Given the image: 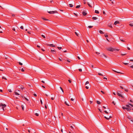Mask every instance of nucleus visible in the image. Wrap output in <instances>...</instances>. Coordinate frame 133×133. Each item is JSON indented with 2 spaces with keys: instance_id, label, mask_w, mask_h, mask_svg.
Instances as JSON below:
<instances>
[{
  "instance_id": "c9c22d12",
  "label": "nucleus",
  "mask_w": 133,
  "mask_h": 133,
  "mask_svg": "<svg viewBox=\"0 0 133 133\" xmlns=\"http://www.w3.org/2000/svg\"><path fill=\"white\" fill-rule=\"evenodd\" d=\"M21 71H22V72H23L24 71V69H23V68H22V69H21Z\"/></svg>"
},
{
  "instance_id": "de8ad7c7",
  "label": "nucleus",
  "mask_w": 133,
  "mask_h": 133,
  "mask_svg": "<svg viewBox=\"0 0 133 133\" xmlns=\"http://www.w3.org/2000/svg\"><path fill=\"white\" fill-rule=\"evenodd\" d=\"M78 70H79V71H80V72H81V71H82V69H78Z\"/></svg>"
},
{
  "instance_id": "603ef678",
  "label": "nucleus",
  "mask_w": 133,
  "mask_h": 133,
  "mask_svg": "<svg viewBox=\"0 0 133 133\" xmlns=\"http://www.w3.org/2000/svg\"><path fill=\"white\" fill-rule=\"evenodd\" d=\"M124 90H125V91H126V92H128V90L127 89H124Z\"/></svg>"
},
{
  "instance_id": "b1692460",
  "label": "nucleus",
  "mask_w": 133,
  "mask_h": 133,
  "mask_svg": "<svg viewBox=\"0 0 133 133\" xmlns=\"http://www.w3.org/2000/svg\"><path fill=\"white\" fill-rule=\"evenodd\" d=\"M88 28H92L93 27V26H88Z\"/></svg>"
},
{
  "instance_id": "c03bdc74",
  "label": "nucleus",
  "mask_w": 133,
  "mask_h": 133,
  "mask_svg": "<svg viewBox=\"0 0 133 133\" xmlns=\"http://www.w3.org/2000/svg\"><path fill=\"white\" fill-rule=\"evenodd\" d=\"M85 87L87 89H88L89 88V87L88 86H86Z\"/></svg>"
},
{
  "instance_id": "7ed1b4c3",
  "label": "nucleus",
  "mask_w": 133,
  "mask_h": 133,
  "mask_svg": "<svg viewBox=\"0 0 133 133\" xmlns=\"http://www.w3.org/2000/svg\"><path fill=\"white\" fill-rule=\"evenodd\" d=\"M1 106H2V109H3V110H4V108L6 106V105L5 104H2V103H0V107Z\"/></svg>"
},
{
  "instance_id": "72a5a7b5",
  "label": "nucleus",
  "mask_w": 133,
  "mask_h": 133,
  "mask_svg": "<svg viewBox=\"0 0 133 133\" xmlns=\"http://www.w3.org/2000/svg\"><path fill=\"white\" fill-rule=\"evenodd\" d=\"M21 107H22V108L23 110L24 108V107L23 105H22Z\"/></svg>"
},
{
  "instance_id": "20e7f679",
  "label": "nucleus",
  "mask_w": 133,
  "mask_h": 133,
  "mask_svg": "<svg viewBox=\"0 0 133 133\" xmlns=\"http://www.w3.org/2000/svg\"><path fill=\"white\" fill-rule=\"evenodd\" d=\"M122 108L124 109H126L128 111H130L131 110V109L130 108H127V107H122Z\"/></svg>"
},
{
  "instance_id": "2eb2a0df",
  "label": "nucleus",
  "mask_w": 133,
  "mask_h": 133,
  "mask_svg": "<svg viewBox=\"0 0 133 133\" xmlns=\"http://www.w3.org/2000/svg\"><path fill=\"white\" fill-rule=\"evenodd\" d=\"M80 6H81V5H78L76 6V8H79L80 7Z\"/></svg>"
},
{
  "instance_id": "5701e85b",
  "label": "nucleus",
  "mask_w": 133,
  "mask_h": 133,
  "mask_svg": "<svg viewBox=\"0 0 133 133\" xmlns=\"http://www.w3.org/2000/svg\"><path fill=\"white\" fill-rule=\"evenodd\" d=\"M104 56L105 57H106V56L104 54H102V55H101L100 56H101L102 57H103V56Z\"/></svg>"
},
{
  "instance_id": "412c9836",
  "label": "nucleus",
  "mask_w": 133,
  "mask_h": 133,
  "mask_svg": "<svg viewBox=\"0 0 133 133\" xmlns=\"http://www.w3.org/2000/svg\"><path fill=\"white\" fill-rule=\"evenodd\" d=\"M125 106L126 107H127V108H130V106H129V105H126V106Z\"/></svg>"
},
{
  "instance_id": "c756f323",
  "label": "nucleus",
  "mask_w": 133,
  "mask_h": 133,
  "mask_svg": "<svg viewBox=\"0 0 133 133\" xmlns=\"http://www.w3.org/2000/svg\"><path fill=\"white\" fill-rule=\"evenodd\" d=\"M60 88L61 89V90H62V92H63L64 91H63V89L61 87H60Z\"/></svg>"
},
{
  "instance_id": "09e8293b",
  "label": "nucleus",
  "mask_w": 133,
  "mask_h": 133,
  "mask_svg": "<svg viewBox=\"0 0 133 133\" xmlns=\"http://www.w3.org/2000/svg\"><path fill=\"white\" fill-rule=\"evenodd\" d=\"M12 30L13 31H15V29L14 28H13L12 29Z\"/></svg>"
},
{
  "instance_id": "393cba45",
  "label": "nucleus",
  "mask_w": 133,
  "mask_h": 133,
  "mask_svg": "<svg viewBox=\"0 0 133 133\" xmlns=\"http://www.w3.org/2000/svg\"><path fill=\"white\" fill-rule=\"evenodd\" d=\"M88 4L89 7H92V6L90 5V4H89V3H88Z\"/></svg>"
},
{
  "instance_id": "58836bf2",
  "label": "nucleus",
  "mask_w": 133,
  "mask_h": 133,
  "mask_svg": "<svg viewBox=\"0 0 133 133\" xmlns=\"http://www.w3.org/2000/svg\"><path fill=\"white\" fill-rule=\"evenodd\" d=\"M35 115L37 116H38L39 114L38 113H36L35 114Z\"/></svg>"
},
{
  "instance_id": "4be33fe9",
  "label": "nucleus",
  "mask_w": 133,
  "mask_h": 133,
  "mask_svg": "<svg viewBox=\"0 0 133 133\" xmlns=\"http://www.w3.org/2000/svg\"><path fill=\"white\" fill-rule=\"evenodd\" d=\"M97 103L98 104H100V102L98 101H97Z\"/></svg>"
},
{
  "instance_id": "4468645a",
  "label": "nucleus",
  "mask_w": 133,
  "mask_h": 133,
  "mask_svg": "<svg viewBox=\"0 0 133 133\" xmlns=\"http://www.w3.org/2000/svg\"><path fill=\"white\" fill-rule=\"evenodd\" d=\"M113 70L115 72H116L117 73H118V74H122L120 72H118V71H115V70Z\"/></svg>"
},
{
  "instance_id": "774afa93",
  "label": "nucleus",
  "mask_w": 133,
  "mask_h": 133,
  "mask_svg": "<svg viewBox=\"0 0 133 133\" xmlns=\"http://www.w3.org/2000/svg\"><path fill=\"white\" fill-rule=\"evenodd\" d=\"M112 103L113 104H114V105H115V103H114V102L113 101Z\"/></svg>"
},
{
  "instance_id": "49530a36",
  "label": "nucleus",
  "mask_w": 133,
  "mask_h": 133,
  "mask_svg": "<svg viewBox=\"0 0 133 133\" xmlns=\"http://www.w3.org/2000/svg\"><path fill=\"white\" fill-rule=\"evenodd\" d=\"M45 108L46 109L47 108V106H46V104H45Z\"/></svg>"
},
{
  "instance_id": "dca6fc26",
  "label": "nucleus",
  "mask_w": 133,
  "mask_h": 133,
  "mask_svg": "<svg viewBox=\"0 0 133 133\" xmlns=\"http://www.w3.org/2000/svg\"><path fill=\"white\" fill-rule=\"evenodd\" d=\"M129 25L131 26H133V24L132 23H130Z\"/></svg>"
},
{
  "instance_id": "9d476101",
  "label": "nucleus",
  "mask_w": 133,
  "mask_h": 133,
  "mask_svg": "<svg viewBox=\"0 0 133 133\" xmlns=\"http://www.w3.org/2000/svg\"><path fill=\"white\" fill-rule=\"evenodd\" d=\"M104 117L106 119H109L110 118H111L112 117H111L110 116L109 117V118H108L107 117H106V116H105Z\"/></svg>"
},
{
  "instance_id": "4c0bfd02",
  "label": "nucleus",
  "mask_w": 133,
  "mask_h": 133,
  "mask_svg": "<svg viewBox=\"0 0 133 133\" xmlns=\"http://www.w3.org/2000/svg\"><path fill=\"white\" fill-rule=\"evenodd\" d=\"M120 38V40H121V41H122V42H124V41H124V40H123V39H120V38Z\"/></svg>"
},
{
  "instance_id": "cd10ccee",
  "label": "nucleus",
  "mask_w": 133,
  "mask_h": 133,
  "mask_svg": "<svg viewBox=\"0 0 133 133\" xmlns=\"http://www.w3.org/2000/svg\"><path fill=\"white\" fill-rule=\"evenodd\" d=\"M89 83V82L88 81H87L85 84V85H86L87 84H88Z\"/></svg>"
},
{
  "instance_id": "f03ea898",
  "label": "nucleus",
  "mask_w": 133,
  "mask_h": 133,
  "mask_svg": "<svg viewBox=\"0 0 133 133\" xmlns=\"http://www.w3.org/2000/svg\"><path fill=\"white\" fill-rule=\"evenodd\" d=\"M121 93V92L120 91H118L117 92V94L118 96H119V97H120L122 98H123L124 97L120 93Z\"/></svg>"
},
{
  "instance_id": "f8f14e48",
  "label": "nucleus",
  "mask_w": 133,
  "mask_h": 133,
  "mask_svg": "<svg viewBox=\"0 0 133 133\" xmlns=\"http://www.w3.org/2000/svg\"><path fill=\"white\" fill-rule=\"evenodd\" d=\"M99 32L101 34H104V33L102 31H101V30H100L99 31Z\"/></svg>"
},
{
  "instance_id": "37998d69",
  "label": "nucleus",
  "mask_w": 133,
  "mask_h": 133,
  "mask_svg": "<svg viewBox=\"0 0 133 133\" xmlns=\"http://www.w3.org/2000/svg\"><path fill=\"white\" fill-rule=\"evenodd\" d=\"M98 74L99 75L103 76V75L102 74L100 73H98Z\"/></svg>"
},
{
  "instance_id": "473e14b6",
  "label": "nucleus",
  "mask_w": 133,
  "mask_h": 133,
  "mask_svg": "<svg viewBox=\"0 0 133 133\" xmlns=\"http://www.w3.org/2000/svg\"><path fill=\"white\" fill-rule=\"evenodd\" d=\"M51 52H55V50H51Z\"/></svg>"
},
{
  "instance_id": "0e129e2a",
  "label": "nucleus",
  "mask_w": 133,
  "mask_h": 133,
  "mask_svg": "<svg viewBox=\"0 0 133 133\" xmlns=\"http://www.w3.org/2000/svg\"><path fill=\"white\" fill-rule=\"evenodd\" d=\"M109 27H111V28H112V26H111V25H109Z\"/></svg>"
},
{
  "instance_id": "a19ab883",
  "label": "nucleus",
  "mask_w": 133,
  "mask_h": 133,
  "mask_svg": "<svg viewBox=\"0 0 133 133\" xmlns=\"http://www.w3.org/2000/svg\"><path fill=\"white\" fill-rule=\"evenodd\" d=\"M24 98L26 101H29V100L27 98H25V97H24Z\"/></svg>"
},
{
  "instance_id": "4d7b16f0",
  "label": "nucleus",
  "mask_w": 133,
  "mask_h": 133,
  "mask_svg": "<svg viewBox=\"0 0 133 133\" xmlns=\"http://www.w3.org/2000/svg\"><path fill=\"white\" fill-rule=\"evenodd\" d=\"M129 105H130V106H131L132 107H133V105L131 104H129Z\"/></svg>"
},
{
  "instance_id": "8fccbe9b",
  "label": "nucleus",
  "mask_w": 133,
  "mask_h": 133,
  "mask_svg": "<svg viewBox=\"0 0 133 133\" xmlns=\"http://www.w3.org/2000/svg\"><path fill=\"white\" fill-rule=\"evenodd\" d=\"M75 34L77 36H78V34L76 32H75Z\"/></svg>"
},
{
  "instance_id": "69168bd1",
  "label": "nucleus",
  "mask_w": 133,
  "mask_h": 133,
  "mask_svg": "<svg viewBox=\"0 0 133 133\" xmlns=\"http://www.w3.org/2000/svg\"><path fill=\"white\" fill-rule=\"evenodd\" d=\"M28 131L29 132H30V130H28Z\"/></svg>"
},
{
  "instance_id": "6ab92c4d",
  "label": "nucleus",
  "mask_w": 133,
  "mask_h": 133,
  "mask_svg": "<svg viewBox=\"0 0 133 133\" xmlns=\"http://www.w3.org/2000/svg\"><path fill=\"white\" fill-rule=\"evenodd\" d=\"M64 103L66 105H67V106H70V105H69V104H68L67 103V102H66V101H65V102H64Z\"/></svg>"
},
{
  "instance_id": "7c9ffc66",
  "label": "nucleus",
  "mask_w": 133,
  "mask_h": 133,
  "mask_svg": "<svg viewBox=\"0 0 133 133\" xmlns=\"http://www.w3.org/2000/svg\"><path fill=\"white\" fill-rule=\"evenodd\" d=\"M41 36H42V37H43L44 38H45V36L44 35H41Z\"/></svg>"
},
{
  "instance_id": "6e6d98bb",
  "label": "nucleus",
  "mask_w": 133,
  "mask_h": 133,
  "mask_svg": "<svg viewBox=\"0 0 133 133\" xmlns=\"http://www.w3.org/2000/svg\"><path fill=\"white\" fill-rule=\"evenodd\" d=\"M101 92L103 94H104L105 93L104 92V91H101Z\"/></svg>"
},
{
  "instance_id": "e2e57ef3",
  "label": "nucleus",
  "mask_w": 133,
  "mask_h": 133,
  "mask_svg": "<svg viewBox=\"0 0 133 133\" xmlns=\"http://www.w3.org/2000/svg\"><path fill=\"white\" fill-rule=\"evenodd\" d=\"M34 96H35V97L37 96V95L35 94H34Z\"/></svg>"
},
{
  "instance_id": "f257e3e1",
  "label": "nucleus",
  "mask_w": 133,
  "mask_h": 133,
  "mask_svg": "<svg viewBox=\"0 0 133 133\" xmlns=\"http://www.w3.org/2000/svg\"><path fill=\"white\" fill-rule=\"evenodd\" d=\"M107 49V50L113 52L114 51H115L116 50V49H114L113 48H112V47H109V48H108Z\"/></svg>"
},
{
  "instance_id": "a18cd8bd",
  "label": "nucleus",
  "mask_w": 133,
  "mask_h": 133,
  "mask_svg": "<svg viewBox=\"0 0 133 133\" xmlns=\"http://www.w3.org/2000/svg\"><path fill=\"white\" fill-rule=\"evenodd\" d=\"M121 54V55L122 56H124L126 54Z\"/></svg>"
},
{
  "instance_id": "2f4dec72",
  "label": "nucleus",
  "mask_w": 133,
  "mask_h": 133,
  "mask_svg": "<svg viewBox=\"0 0 133 133\" xmlns=\"http://www.w3.org/2000/svg\"><path fill=\"white\" fill-rule=\"evenodd\" d=\"M57 48L59 49V50H60L62 49V47H58Z\"/></svg>"
},
{
  "instance_id": "f704fd0d",
  "label": "nucleus",
  "mask_w": 133,
  "mask_h": 133,
  "mask_svg": "<svg viewBox=\"0 0 133 133\" xmlns=\"http://www.w3.org/2000/svg\"><path fill=\"white\" fill-rule=\"evenodd\" d=\"M8 91L10 92H12V91H11V89H9L8 90Z\"/></svg>"
},
{
  "instance_id": "79ce46f5",
  "label": "nucleus",
  "mask_w": 133,
  "mask_h": 133,
  "mask_svg": "<svg viewBox=\"0 0 133 133\" xmlns=\"http://www.w3.org/2000/svg\"><path fill=\"white\" fill-rule=\"evenodd\" d=\"M59 59L60 61H62V58H59Z\"/></svg>"
},
{
  "instance_id": "3c124183",
  "label": "nucleus",
  "mask_w": 133,
  "mask_h": 133,
  "mask_svg": "<svg viewBox=\"0 0 133 133\" xmlns=\"http://www.w3.org/2000/svg\"><path fill=\"white\" fill-rule=\"evenodd\" d=\"M98 110H99V111L100 112H102V111L99 108V109H98Z\"/></svg>"
},
{
  "instance_id": "ea45409f",
  "label": "nucleus",
  "mask_w": 133,
  "mask_h": 133,
  "mask_svg": "<svg viewBox=\"0 0 133 133\" xmlns=\"http://www.w3.org/2000/svg\"><path fill=\"white\" fill-rule=\"evenodd\" d=\"M20 28L21 29H23V26H21L20 27Z\"/></svg>"
},
{
  "instance_id": "052dcab7",
  "label": "nucleus",
  "mask_w": 133,
  "mask_h": 133,
  "mask_svg": "<svg viewBox=\"0 0 133 133\" xmlns=\"http://www.w3.org/2000/svg\"><path fill=\"white\" fill-rule=\"evenodd\" d=\"M96 54H97V55H98L99 54H100V53H99V52H96Z\"/></svg>"
},
{
  "instance_id": "aec40b11",
  "label": "nucleus",
  "mask_w": 133,
  "mask_h": 133,
  "mask_svg": "<svg viewBox=\"0 0 133 133\" xmlns=\"http://www.w3.org/2000/svg\"><path fill=\"white\" fill-rule=\"evenodd\" d=\"M8 56L6 55H5V58L6 59H8Z\"/></svg>"
},
{
  "instance_id": "f3484780",
  "label": "nucleus",
  "mask_w": 133,
  "mask_h": 133,
  "mask_svg": "<svg viewBox=\"0 0 133 133\" xmlns=\"http://www.w3.org/2000/svg\"><path fill=\"white\" fill-rule=\"evenodd\" d=\"M95 12L97 14H99V12L98 10H95Z\"/></svg>"
},
{
  "instance_id": "9b49d317",
  "label": "nucleus",
  "mask_w": 133,
  "mask_h": 133,
  "mask_svg": "<svg viewBox=\"0 0 133 133\" xmlns=\"http://www.w3.org/2000/svg\"><path fill=\"white\" fill-rule=\"evenodd\" d=\"M69 7H72L73 6V5H72V4H69Z\"/></svg>"
},
{
  "instance_id": "39448f33",
  "label": "nucleus",
  "mask_w": 133,
  "mask_h": 133,
  "mask_svg": "<svg viewBox=\"0 0 133 133\" xmlns=\"http://www.w3.org/2000/svg\"><path fill=\"white\" fill-rule=\"evenodd\" d=\"M48 12L50 14H54L55 13H57V12L56 11H48Z\"/></svg>"
},
{
  "instance_id": "0eeeda50",
  "label": "nucleus",
  "mask_w": 133,
  "mask_h": 133,
  "mask_svg": "<svg viewBox=\"0 0 133 133\" xmlns=\"http://www.w3.org/2000/svg\"><path fill=\"white\" fill-rule=\"evenodd\" d=\"M18 87L19 89H21L22 90L24 89V88L23 87V86L21 85H19L18 86Z\"/></svg>"
},
{
  "instance_id": "423d86ee",
  "label": "nucleus",
  "mask_w": 133,
  "mask_h": 133,
  "mask_svg": "<svg viewBox=\"0 0 133 133\" xmlns=\"http://www.w3.org/2000/svg\"><path fill=\"white\" fill-rule=\"evenodd\" d=\"M46 45L47 46H51L53 47H55V45H54L53 44H46Z\"/></svg>"
},
{
  "instance_id": "864d4df0",
  "label": "nucleus",
  "mask_w": 133,
  "mask_h": 133,
  "mask_svg": "<svg viewBox=\"0 0 133 133\" xmlns=\"http://www.w3.org/2000/svg\"><path fill=\"white\" fill-rule=\"evenodd\" d=\"M104 35H105V36L106 37H108V36L107 35H106V34H105Z\"/></svg>"
},
{
  "instance_id": "a211bd4d",
  "label": "nucleus",
  "mask_w": 133,
  "mask_h": 133,
  "mask_svg": "<svg viewBox=\"0 0 133 133\" xmlns=\"http://www.w3.org/2000/svg\"><path fill=\"white\" fill-rule=\"evenodd\" d=\"M14 93L16 95H20L19 94L16 92H15Z\"/></svg>"
},
{
  "instance_id": "bb28decb",
  "label": "nucleus",
  "mask_w": 133,
  "mask_h": 133,
  "mask_svg": "<svg viewBox=\"0 0 133 133\" xmlns=\"http://www.w3.org/2000/svg\"><path fill=\"white\" fill-rule=\"evenodd\" d=\"M123 64H125V65H128V63H125L124 62H123Z\"/></svg>"
},
{
  "instance_id": "a878e982",
  "label": "nucleus",
  "mask_w": 133,
  "mask_h": 133,
  "mask_svg": "<svg viewBox=\"0 0 133 133\" xmlns=\"http://www.w3.org/2000/svg\"><path fill=\"white\" fill-rule=\"evenodd\" d=\"M43 19L44 20H45V21H48V19L45 18H43Z\"/></svg>"
},
{
  "instance_id": "680f3d73",
  "label": "nucleus",
  "mask_w": 133,
  "mask_h": 133,
  "mask_svg": "<svg viewBox=\"0 0 133 133\" xmlns=\"http://www.w3.org/2000/svg\"><path fill=\"white\" fill-rule=\"evenodd\" d=\"M66 61H67L68 62H69V63H70V61H69V60H68V59L66 60Z\"/></svg>"
},
{
  "instance_id": "c85d7f7f",
  "label": "nucleus",
  "mask_w": 133,
  "mask_h": 133,
  "mask_svg": "<svg viewBox=\"0 0 133 133\" xmlns=\"http://www.w3.org/2000/svg\"><path fill=\"white\" fill-rule=\"evenodd\" d=\"M18 63L19 64L21 65H23L22 63L20 62H19Z\"/></svg>"
},
{
  "instance_id": "e433bc0d",
  "label": "nucleus",
  "mask_w": 133,
  "mask_h": 133,
  "mask_svg": "<svg viewBox=\"0 0 133 133\" xmlns=\"http://www.w3.org/2000/svg\"><path fill=\"white\" fill-rule=\"evenodd\" d=\"M104 111L106 114H108V113L106 110H104Z\"/></svg>"
},
{
  "instance_id": "ddd939ff",
  "label": "nucleus",
  "mask_w": 133,
  "mask_h": 133,
  "mask_svg": "<svg viewBox=\"0 0 133 133\" xmlns=\"http://www.w3.org/2000/svg\"><path fill=\"white\" fill-rule=\"evenodd\" d=\"M92 19L94 20H96L97 19V18L96 17H93Z\"/></svg>"
},
{
  "instance_id": "6e6552de",
  "label": "nucleus",
  "mask_w": 133,
  "mask_h": 133,
  "mask_svg": "<svg viewBox=\"0 0 133 133\" xmlns=\"http://www.w3.org/2000/svg\"><path fill=\"white\" fill-rule=\"evenodd\" d=\"M82 14L83 16H84L87 14V13L84 11H83L82 12Z\"/></svg>"
},
{
  "instance_id": "5fc2aeb1",
  "label": "nucleus",
  "mask_w": 133,
  "mask_h": 133,
  "mask_svg": "<svg viewBox=\"0 0 133 133\" xmlns=\"http://www.w3.org/2000/svg\"><path fill=\"white\" fill-rule=\"evenodd\" d=\"M68 81L70 83H71V81L70 80H69Z\"/></svg>"
},
{
  "instance_id": "338daca9",
  "label": "nucleus",
  "mask_w": 133,
  "mask_h": 133,
  "mask_svg": "<svg viewBox=\"0 0 133 133\" xmlns=\"http://www.w3.org/2000/svg\"><path fill=\"white\" fill-rule=\"evenodd\" d=\"M90 103L91 104L92 103V101H90Z\"/></svg>"
},
{
  "instance_id": "13d9d810",
  "label": "nucleus",
  "mask_w": 133,
  "mask_h": 133,
  "mask_svg": "<svg viewBox=\"0 0 133 133\" xmlns=\"http://www.w3.org/2000/svg\"><path fill=\"white\" fill-rule=\"evenodd\" d=\"M40 102H41V103L42 104L43 102H42V100H41H41H40Z\"/></svg>"
},
{
  "instance_id": "1a4fd4ad",
  "label": "nucleus",
  "mask_w": 133,
  "mask_h": 133,
  "mask_svg": "<svg viewBox=\"0 0 133 133\" xmlns=\"http://www.w3.org/2000/svg\"><path fill=\"white\" fill-rule=\"evenodd\" d=\"M119 22L118 21H116L114 24L115 25H116L117 24L119 23Z\"/></svg>"
},
{
  "instance_id": "bf43d9fd",
  "label": "nucleus",
  "mask_w": 133,
  "mask_h": 133,
  "mask_svg": "<svg viewBox=\"0 0 133 133\" xmlns=\"http://www.w3.org/2000/svg\"><path fill=\"white\" fill-rule=\"evenodd\" d=\"M120 87L122 89H124L123 88L122 86H120Z\"/></svg>"
}]
</instances>
